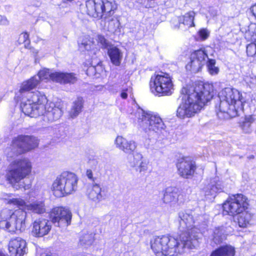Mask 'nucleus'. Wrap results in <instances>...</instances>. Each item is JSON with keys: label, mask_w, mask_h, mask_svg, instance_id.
<instances>
[{"label": "nucleus", "mask_w": 256, "mask_h": 256, "mask_svg": "<svg viewBox=\"0 0 256 256\" xmlns=\"http://www.w3.org/2000/svg\"><path fill=\"white\" fill-rule=\"evenodd\" d=\"M247 198L242 194H236L229 197L223 204L224 212L230 216L240 214L248 208Z\"/></svg>", "instance_id": "nucleus-10"}, {"label": "nucleus", "mask_w": 256, "mask_h": 256, "mask_svg": "<svg viewBox=\"0 0 256 256\" xmlns=\"http://www.w3.org/2000/svg\"><path fill=\"white\" fill-rule=\"evenodd\" d=\"M246 83L252 88H256V76L246 75L244 78Z\"/></svg>", "instance_id": "nucleus-41"}, {"label": "nucleus", "mask_w": 256, "mask_h": 256, "mask_svg": "<svg viewBox=\"0 0 256 256\" xmlns=\"http://www.w3.org/2000/svg\"><path fill=\"white\" fill-rule=\"evenodd\" d=\"M8 249L12 256H23L28 250L26 242L20 237L13 238L9 242Z\"/></svg>", "instance_id": "nucleus-16"}, {"label": "nucleus", "mask_w": 256, "mask_h": 256, "mask_svg": "<svg viewBox=\"0 0 256 256\" xmlns=\"http://www.w3.org/2000/svg\"><path fill=\"white\" fill-rule=\"evenodd\" d=\"M254 122V118L252 116L245 117L244 120L240 124V128L244 133L250 134L252 132V124Z\"/></svg>", "instance_id": "nucleus-30"}, {"label": "nucleus", "mask_w": 256, "mask_h": 256, "mask_svg": "<svg viewBox=\"0 0 256 256\" xmlns=\"http://www.w3.org/2000/svg\"><path fill=\"white\" fill-rule=\"evenodd\" d=\"M200 36L203 39H206L209 36V32L206 29L200 30L199 32Z\"/></svg>", "instance_id": "nucleus-46"}, {"label": "nucleus", "mask_w": 256, "mask_h": 256, "mask_svg": "<svg viewBox=\"0 0 256 256\" xmlns=\"http://www.w3.org/2000/svg\"><path fill=\"white\" fill-rule=\"evenodd\" d=\"M238 218V224L240 227L246 228L249 224L252 218V214L246 210L241 212Z\"/></svg>", "instance_id": "nucleus-31"}, {"label": "nucleus", "mask_w": 256, "mask_h": 256, "mask_svg": "<svg viewBox=\"0 0 256 256\" xmlns=\"http://www.w3.org/2000/svg\"><path fill=\"white\" fill-rule=\"evenodd\" d=\"M79 48L82 50H89L93 46L92 42L86 38L82 40L80 43L78 44Z\"/></svg>", "instance_id": "nucleus-40"}, {"label": "nucleus", "mask_w": 256, "mask_h": 256, "mask_svg": "<svg viewBox=\"0 0 256 256\" xmlns=\"http://www.w3.org/2000/svg\"><path fill=\"white\" fill-rule=\"evenodd\" d=\"M0 256H6L5 254L1 250H0Z\"/></svg>", "instance_id": "nucleus-52"}, {"label": "nucleus", "mask_w": 256, "mask_h": 256, "mask_svg": "<svg viewBox=\"0 0 256 256\" xmlns=\"http://www.w3.org/2000/svg\"><path fill=\"white\" fill-rule=\"evenodd\" d=\"M150 88L151 92L158 96L171 95L174 90L171 77L168 74L163 72L152 76Z\"/></svg>", "instance_id": "nucleus-7"}, {"label": "nucleus", "mask_w": 256, "mask_h": 256, "mask_svg": "<svg viewBox=\"0 0 256 256\" xmlns=\"http://www.w3.org/2000/svg\"><path fill=\"white\" fill-rule=\"evenodd\" d=\"M89 164L91 168L90 170H92L94 176L98 175V172L100 168L98 161L96 159L90 160L89 161Z\"/></svg>", "instance_id": "nucleus-42"}, {"label": "nucleus", "mask_w": 256, "mask_h": 256, "mask_svg": "<svg viewBox=\"0 0 256 256\" xmlns=\"http://www.w3.org/2000/svg\"><path fill=\"white\" fill-rule=\"evenodd\" d=\"M249 33H250V32H248V33L246 34V36H247L248 34H249Z\"/></svg>", "instance_id": "nucleus-53"}, {"label": "nucleus", "mask_w": 256, "mask_h": 256, "mask_svg": "<svg viewBox=\"0 0 256 256\" xmlns=\"http://www.w3.org/2000/svg\"><path fill=\"white\" fill-rule=\"evenodd\" d=\"M136 148V142L132 140H128L122 151L126 154H131L134 152Z\"/></svg>", "instance_id": "nucleus-38"}, {"label": "nucleus", "mask_w": 256, "mask_h": 256, "mask_svg": "<svg viewBox=\"0 0 256 256\" xmlns=\"http://www.w3.org/2000/svg\"><path fill=\"white\" fill-rule=\"evenodd\" d=\"M18 42L20 44L24 43L25 46L28 44H30L28 34L26 32L21 34L18 38Z\"/></svg>", "instance_id": "nucleus-44"}, {"label": "nucleus", "mask_w": 256, "mask_h": 256, "mask_svg": "<svg viewBox=\"0 0 256 256\" xmlns=\"http://www.w3.org/2000/svg\"><path fill=\"white\" fill-rule=\"evenodd\" d=\"M98 42L102 48H108L109 46L108 41L102 35H99L98 36Z\"/></svg>", "instance_id": "nucleus-45"}, {"label": "nucleus", "mask_w": 256, "mask_h": 256, "mask_svg": "<svg viewBox=\"0 0 256 256\" xmlns=\"http://www.w3.org/2000/svg\"><path fill=\"white\" fill-rule=\"evenodd\" d=\"M9 24V21L6 18L0 15V25L8 26Z\"/></svg>", "instance_id": "nucleus-48"}, {"label": "nucleus", "mask_w": 256, "mask_h": 256, "mask_svg": "<svg viewBox=\"0 0 256 256\" xmlns=\"http://www.w3.org/2000/svg\"><path fill=\"white\" fill-rule=\"evenodd\" d=\"M86 174L88 179L92 182V184L87 188L86 195L90 200L96 203L99 202L104 199V196L100 185L96 183L98 177L94 176L92 170H87Z\"/></svg>", "instance_id": "nucleus-13"}, {"label": "nucleus", "mask_w": 256, "mask_h": 256, "mask_svg": "<svg viewBox=\"0 0 256 256\" xmlns=\"http://www.w3.org/2000/svg\"><path fill=\"white\" fill-rule=\"evenodd\" d=\"M128 140L123 136H118L114 140V144L117 148L122 150Z\"/></svg>", "instance_id": "nucleus-39"}, {"label": "nucleus", "mask_w": 256, "mask_h": 256, "mask_svg": "<svg viewBox=\"0 0 256 256\" xmlns=\"http://www.w3.org/2000/svg\"><path fill=\"white\" fill-rule=\"evenodd\" d=\"M208 58L204 48L194 50L190 54V62L186 65V69L194 73L197 72L206 64Z\"/></svg>", "instance_id": "nucleus-12"}, {"label": "nucleus", "mask_w": 256, "mask_h": 256, "mask_svg": "<svg viewBox=\"0 0 256 256\" xmlns=\"http://www.w3.org/2000/svg\"><path fill=\"white\" fill-rule=\"evenodd\" d=\"M222 182L218 177L210 178L209 182L202 189V192L208 198H214L218 192L223 191Z\"/></svg>", "instance_id": "nucleus-18"}, {"label": "nucleus", "mask_w": 256, "mask_h": 256, "mask_svg": "<svg viewBox=\"0 0 256 256\" xmlns=\"http://www.w3.org/2000/svg\"><path fill=\"white\" fill-rule=\"evenodd\" d=\"M250 40L253 42L247 45L246 53L248 56L256 58V36L253 35Z\"/></svg>", "instance_id": "nucleus-36"}, {"label": "nucleus", "mask_w": 256, "mask_h": 256, "mask_svg": "<svg viewBox=\"0 0 256 256\" xmlns=\"http://www.w3.org/2000/svg\"><path fill=\"white\" fill-rule=\"evenodd\" d=\"M52 222L46 219L40 218L33 223L32 233L36 237H42L48 234L52 228Z\"/></svg>", "instance_id": "nucleus-19"}, {"label": "nucleus", "mask_w": 256, "mask_h": 256, "mask_svg": "<svg viewBox=\"0 0 256 256\" xmlns=\"http://www.w3.org/2000/svg\"><path fill=\"white\" fill-rule=\"evenodd\" d=\"M184 91L186 95L176 111L177 116L181 119L194 116L214 96L213 86L208 83L200 82L188 92L185 88Z\"/></svg>", "instance_id": "nucleus-3"}, {"label": "nucleus", "mask_w": 256, "mask_h": 256, "mask_svg": "<svg viewBox=\"0 0 256 256\" xmlns=\"http://www.w3.org/2000/svg\"><path fill=\"white\" fill-rule=\"evenodd\" d=\"M39 82V78L37 76H34L30 79H29L28 80H26L24 82L21 86V88L20 90V92L21 94L24 93L25 92H26V100H25L24 99H23L22 102H26L28 99V93L30 92V91L34 88H36L40 84ZM32 93L35 92H32ZM22 103H21L22 104Z\"/></svg>", "instance_id": "nucleus-24"}, {"label": "nucleus", "mask_w": 256, "mask_h": 256, "mask_svg": "<svg viewBox=\"0 0 256 256\" xmlns=\"http://www.w3.org/2000/svg\"><path fill=\"white\" fill-rule=\"evenodd\" d=\"M176 167L179 174L186 178L192 176L196 169L195 162L188 158L180 159L176 164Z\"/></svg>", "instance_id": "nucleus-15"}, {"label": "nucleus", "mask_w": 256, "mask_h": 256, "mask_svg": "<svg viewBox=\"0 0 256 256\" xmlns=\"http://www.w3.org/2000/svg\"><path fill=\"white\" fill-rule=\"evenodd\" d=\"M38 139L32 136L19 135L14 138L11 147L6 150L8 157L12 158L29 152L36 148Z\"/></svg>", "instance_id": "nucleus-8"}, {"label": "nucleus", "mask_w": 256, "mask_h": 256, "mask_svg": "<svg viewBox=\"0 0 256 256\" xmlns=\"http://www.w3.org/2000/svg\"><path fill=\"white\" fill-rule=\"evenodd\" d=\"M224 234V230L222 227L215 228L214 231V242L216 244L221 243L226 238V236Z\"/></svg>", "instance_id": "nucleus-34"}, {"label": "nucleus", "mask_w": 256, "mask_h": 256, "mask_svg": "<svg viewBox=\"0 0 256 256\" xmlns=\"http://www.w3.org/2000/svg\"><path fill=\"white\" fill-rule=\"evenodd\" d=\"M142 111L138 122L146 132L158 135L164 130L166 126L158 114L150 111Z\"/></svg>", "instance_id": "nucleus-9"}, {"label": "nucleus", "mask_w": 256, "mask_h": 256, "mask_svg": "<svg viewBox=\"0 0 256 256\" xmlns=\"http://www.w3.org/2000/svg\"><path fill=\"white\" fill-rule=\"evenodd\" d=\"M234 248L230 246H220L214 250L210 256H234Z\"/></svg>", "instance_id": "nucleus-28"}, {"label": "nucleus", "mask_w": 256, "mask_h": 256, "mask_svg": "<svg viewBox=\"0 0 256 256\" xmlns=\"http://www.w3.org/2000/svg\"><path fill=\"white\" fill-rule=\"evenodd\" d=\"M186 200V196L181 193L176 187L169 186L166 188L164 194L163 201L170 206L176 208Z\"/></svg>", "instance_id": "nucleus-14"}, {"label": "nucleus", "mask_w": 256, "mask_h": 256, "mask_svg": "<svg viewBox=\"0 0 256 256\" xmlns=\"http://www.w3.org/2000/svg\"><path fill=\"white\" fill-rule=\"evenodd\" d=\"M208 72L211 75L217 74L219 72V68L216 66V60L208 58L206 64Z\"/></svg>", "instance_id": "nucleus-37"}, {"label": "nucleus", "mask_w": 256, "mask_h": 256, "mask_svg": "<svg viewBox=\"0 0 256 256\" xmlns=\"http://www.w3.org/2000/svg\"><path fill=\"white\" fill-rule=\"evenodd\" d=\"M26 102H22V112L31 118L42 116L43 120L52 122L58 120L62 115V106L60 102L48 103L45 94L39 91L29 92Z\"/></svg>", "instance_id": "nucleus-2"}, {"label": "nucleus", "mask_w": 256, "mask_h": 256, "mask_svg": "<svg viewBox=\"0 0 256 256\" xmlns=\"http://www.w3.org/2000/svg\"><path fill=\"white\" fill-rule=\"evenodd\" d=\"M100 0H88L86 2V13L90 16L100 18L101 13L100 4Z\"/></svg>", "instance_id": "nucleus-23"}, {"label": "nucleus", "mask_w": 256, "mask_h": 256, "mask_svg": "<svg viewBox=\"0 0 256 256\" xmlns=\"http://www.w3.org/2000/svg\"><path fill=\"white\" fill-rule=\"evenodd\" d=\"M178 218V236H155L150 240L151 248L156 256H179L186 248L192 249L197 244L202 229L206 228L205 216L188 210L180 212Z\"/></svg>", "instance_id": "nucleus-1"}, {"label": "nucleus", "mask_w": 256, "mask_h": 256, "mask_svg": "<svg viewBox=\"0 0 256 256\" xmlns=\"http://www.w3.org/2000/svg\"><path fill=\"white\" fill-rule=\"evenodd\" d=\"M96 73V68L94 66H90L88 67L86 70V74L90 76H94Z\"/></svg>", "instance_id": "nucleus-47"}, {"label": "nucleus", "mask_w": 256, "mask_h": 256, "mask_svg": "<svg viewBox=\"0 0 256 256\" xmlns=\"http://www.w3.org/2000/svg\"><path fill=\"white\" fill-rule=\"evenodd\" d=\"M32 164L26 158L19 159L14 160L10 164L6 174V180L12 186L18 190L22 188L28 190L30 188V182L27 184V176L32 172Z\"/></svg>", "instance_id": "nucleus-5"}, {"label": "nucleus", "mask_w": 256, "mask_h": 256, "mask_svg": "<svg viewBox=\"0 0 256 256\" xmlns=\"http://www.w3.org/2000/svg\"><path fill=\"white\" fill-rule=\"evenodd\" d=\"M0 224L6 230L10 232H14L16 230H18L14 222H12L10 216L8 220L1 222Z\"/></svg>", "instance_id": "nucleus-35"}, {"label": "nucleus", "mask_w": 256, "mask_h": 256, "mask_svg": "<svg viewBox=\"0 0 256 256\" xmlns=\"http://www.w3.org/2000/svg\"><path fill=\"white\" fill-rule=\"evenodd\" d=\"M83 107V100L81 97H78L74 102L70 112V114L72 118L76 117L81 112Z\"/></svg>", "instance_id": "nucleus-29"}, {"label": "nucleus", "mask_w": 256, "mask_h": 256, "mask_svg": "<svg viewBox=\"0 0 256 256\" xmlns=\"http://www.w3.org/2000/svg\"><path fill=\"white\" fill-rule=\"evenodd\" d=\"M55 82L60 84H74L77 78L74 73L54 72Z\"/></svg>", "instance_id": "nucleus-26"}, {"label": "nucleus", "mask_w": 256, "mask_h": 256, "mask_svg": "<svg viewBox=\"0 0 256 256\" xmlns=\"http://www.w3.org/2000/svg\"><path fill=\"white\" fill-rule=\"evenodd\" d=\"M108 55L112 62L116 66L120 65L122 58L121 50L116 46H111L108 48Z\"/></svg>", "instance_id": "nucleus-27"}, {"label": "nucleus", "mask_w": 256, "mask_h": 256, "mask_svg": "<svg viewBox=\"0 0 256 256\" xmlns=\"http://www.w3.org/2000/svg\"><path fill=\"white\" fill-rule=\"evenodd\" d=\"M4 214H8L10 216L12 222H14L18 230L22 232L25 230L26 228V212L20 208L12 212L11 210L6 209L2 212L1 216H2Z\"/></svg>", "instance_id": "nucleus-17"}, {"label": "nucleus", "mask_w": 256, "mask_h": 256, "mask_svg": "<svg viewBox=\"0 0 256 256\" xmlns=\"http://www.w3.org/2000/svg\"><path fill=\"white\" fill-rule=\"evenodd\" d=\"M128 90V89L126 90H125V89H124L122 90L121 94H120V96L122 97V98H124V99H126L128 97V94L126 93V91Z\"/></svg>", "instance_id": "nucleus-49"}, {"label": "nucleus", "mask_w": 256, "mask_h": 256, "mask_svg": "<svg viewBox=\"0 0 256 256\" xmlns=\"http://www.w3.org/2000/svg\"><path fill=\"white\" fill-rule=\"evenodd\" d=\"M196 12H194L190 11L186 13L184 15L178 17V24H175L174 26V28H184V26H187L188 28L194 26V20Z\"/></svg>", "instance_id": "nucleus-22"}, {"label": "nucleus", "mask_w": 256, "mask_h": 256, "mask_svg": "<svg viewBox=\"0 0 256 256\" xmlns=\"http://www.w3.org/2000/svg\"><path fill=\"white\" fill-rule=\"evenodd\" d=\"M72 214L70 211L64 207H56L50 213L52 222L57 226L65 227L70 224Z\"/></svg>", "instance_id": "nucleus-11"}, {"label": "nucleus", "mask_w": 256, "mask_h": 256, "mask_svg": "<svg viewBox=\"0 0 256 256\" xmlns=\"http://www.w3.org/2000/svg\"><path fill=\"white\" fill-rule=\"evenodd\" d=\"M94 234L92 232L83 233L80 238V243L82 246L91 245L94 241Z\"/></svg>", "instance_id": "nucleus-33"}, {"label": "nucleus", "mask_w": 256, "mask_h": 256, "mask_svg": "<svg viewBox=\"0 0 256 256\" xmlns=\"http://www.w3.org/2000/svg\"><path fill=\"white\" fill-rule=\"evenodd\" d=\"M119 26V22L116 20H112L108 24V30L110 32H114Z\"/></svg>", "instance_id": "nucleus-43"}, {"label": "nucleus", "mask_w": 256, "mask_h": 256, "mask_svg": "<svg viewBox=\"0 0 256 256\" xmlns=\"http://www.w3.org/2000/svg\"><path fill=\"white\" fill-rule=\"evenodd\" d=\"M54 72H52L49 69L44 68L40 70L36 76L38 77L40 82L44 80H50L55 82L56 78L54 76Z\"/></svg>", "instance_id": "nucleus-32"}, {"label": "nucleus", "mask_w": 256, "mask_h": 256, "mask_svg": "<svg viewBox=\"0 0 256 256\" xmlns=\"http://www.w3.org/2000/svg\"><path fill=\"white\" fill-rule=\"evenodd\" d=\"M54 255L48 253H42L41 256H54Z\"/></svg>", "instance_id": "nucleus-51"}, {"label": "nucleus", "mask_w": 256, "mask_h": 256, "mask_svg": "<svg viewBox=\"0 0 256 256\" xmlns=\"http://www.w3.org/2000/svg\"><path fill=\"white\" fill-rule=\"evenodd\" d=\"M142 155L139 152L136 153L133 159L130 162V166L140 174H144L148 170V164L142 160Z\"/></svg>", "instance_id": "nucleus-21"}, {"label": "nucleus", "mask_w": 256, "mask_h": 256, "mask_svg": "<svg viewBox=\"0 0 256 256\" xmlns=\"http://www.w3.org/2000/svg\"><path fill=\"white\" fill-rule=\"evenodd\" d=\"M250 10L253 16L256 18V4L251 7Z\"/></svg>", "instance_id": "nucleus-50"}, {"label": "nucleus", "mask_w": 256, "mask_h": 256, "mask_svg": "<svg viewBox=\"0 0 256 256\" xmlns=\"http://www.w3.org/2000/svg\"><path fill=\"white\" fill-rule=\"evenodd\" d=\"M100 4L101 6L100 10L102 18L104 16V18H106L112 15L114 11L116 8V4L112 0H100Z\"/></svg>", "instance_id": "nucleus-25"}, {"label": "nucleus", "mask_w": 256, "mask_h": 256, "mask_svg": "<svg viewBox=\"0 0 256 256\" xmlns=\"http://www.w3.org/2000/svg\"><path fill=\"white\" fill-rule=\"evenodd\" d=\"M220 100L218 116L221 118H228L240 116L244 111L246 100L237 90L226 88L218 94Z\"/></svg>", "instance_id": "nucleus-4"}, {"label": "nucleus", "mask_w": 256, "mask_h": 256, "mask_svg": "<svg viewBox=\"0 0 256 256\" xmlns=\"http://www.w3.org/2000/svg\"><path fill=\"white\" fill-rule=\"evenodd\" d=\"M78 182V178L74 173L63 172L53 182L54 194L57 197H62L72 194L77 189Z\"/></svg>", "instance_id": "nucleus-6"}, {"label": "nucleus", "mask_w": 256, "mask_h": 256, "mask_svg": "<svg viewBox=\"0 0 256 256\" xmlns=\"http://www.w3.org/2000/svg\"><path fill=\"white\" fill-rule=\"evenodd\" d=\"M10 202L34 213L41 214L45 212L44 204L42 201H36L28 204L20 198H13Z\"/></svg>", "instance_id": "nucleus-20"}]
</instances>
